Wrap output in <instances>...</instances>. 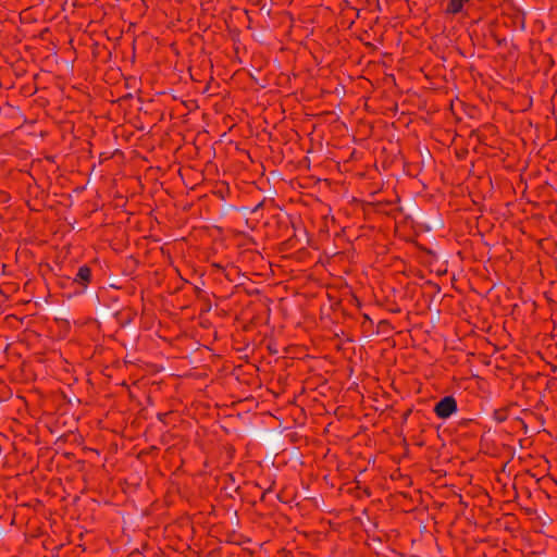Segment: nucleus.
Here are the masks:
<instances>
[{
	"label": "nucleus",
	"mask_w": 557,
	"mask_h": 557,
	"mask_svg": "<svg viewBox=\"0 0 557 557\" xmlns=\"http://www.w3.org/2000/svg\"><path fill=\"white\" fill-rule=\"evenodd\" d=\"M457 411V401L453 396H445L434 406V413L440 419H448Z\"/></svg>",
	"instance_id": "nucleus-1"
},
{
	"label": "nucleus",
	"mask_w": 557,
	"mask_h": 557,
	"mask_svg": "<svg viewBox=\"0 0 557 557\" xmlns=\"http://www.w3.org/2000/svg\"><path fill=\"white\" fill-rule=\"evenodd\" d=\"M471 0H450L447 4L446 11L451 14L460 13L465 7V4L469 3Z\"/></svg>",
	"instance_id": "nucleus-3"
},
{
	"label": "nucleus",
	"mask_w": 557,
	"mask_h": 557,
	"mask_svg": "<svg viewBox=\"0 0 557 557\" xmlns=\"http://www.w3.org/2000/svg\"><path fill=\"white\" fill-rule=\"evenodd\" d=\"M90 281L91 269L86 264L79 267L73 283L79 285L81 292H84L87 288V285L90 283Z\"/></svg>",
	"instance_id": "nucleus-2"
},
{
	"label": "nucleus",
	"mask_w": 557,
	"mask_h": 557,
	"mask_svg": "<svg viewBox=\"0 0 557 557\" xmlns=\"http://www.w3.org/2000/svg\"><path fill=\"white\" fill-rule=\"evenodd\" d=\"M270 490L265 491L263 494H262V499L265 497V494L269 492Z\"/></svg>",
	"instance_id": "nucleus-4"
}]
</instances>
